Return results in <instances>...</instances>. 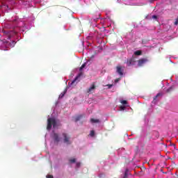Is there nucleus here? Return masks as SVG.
Returning <instances> with one entry per match:
<instances>
[{
    "mask_svg": "<svg viewBox=\"0 0 178 178\" xmlns=\"http://www.w3.org/2000/svg\"><path fill=\"white\" fill-rule=\"evenodd\" d=\"M52 126L54 129L56 127V120H55V118H48L47 129L51 130V129H52Z\"/></svg>",
    "mask_w": 178,
    "mask_h": 178,
    "instance_id": "obj_1",
    "label": "nucleus"
},
{
    "mask_svg": "<svg viewBox=\"0 0 178 178\" xmlns=\"http://www.w3.org/2000/svg\"><path fill=\"white\" fill-rule=\"evenodd\" d=\"M62 137H63V141L64 144H67V145H70L72 144V140L70 135H69L67 133H63L62 134Z\"/></svg>",
    "mask_w": 178,
    "mask_h": 178,
    "instance_id": "obj_2",
    "label": "nucleus"
},
{
    "mask_svg": "<svg viewBox=\"0 0 178 178\" xmlns=\"http://www.w3.org/2000/svg\"><path fill=\"white\" fill-rule=\"evenodd\" d=\"M52 138L54 143H56V144L60 142V136H59V134L54 133L52 136Z\"/></svg>",
    "mask_w": 178,
    "mask_h": 178,
    "instance_id": "obj_3",
    "label": "nucleus"
},
{
    "mask_svg": "<svg viewBox=\"0 0 178 178\" xmlns=\"http://www.w3.org/2000/svg\"><path fill=\"white\" fill-rule=\"evenodd\" d=\"M127 66H133V65H136V60H135L134 57L128 58L127 60Z\"/></svg>",
    "mask_w": 178,
    "mask_h": 178,
    "instance_id": "obj_4",
    "label": "nucleus"
},
{
    "mask_svg": "<svg viewBox=\"0 0 178 178\" xmlns=\"http://www.w3.org/2000/svg\"><path fill=\"white\" fill-rule=\"evenodd\" d=\"M148 62V60L147 58H140L139 60H138V66L139 67H141L145 63H147Z\"/></svg>",
    "mask_w": 178,
    "mask_h": 178,
    "instance_id": "obj_5",
    "label": "nucleus"
},
{
    "mask_svg": "<svg viewBox=\"0 0 178 178\" xmlns=\"http://www.w3.org/2000/svg\"><path fill=\"white\" fill-rule=\"evenodd\" d=\"M96 86L95 83H93L91 86L88 89L87 92L88 94H92L94 91L95 90Z\"/></svg>",
    "mask_w": 178,
    "mask_h": 178,
    "instance_id": "obj_6",
    "label": "nucleus"
},
{
    "mask_svg": "<svg viewBox=\"0 0 178 178\" xmlns=\"http://www.w3.org/2000/svg\"><path fill=\"white\" fill-rule=\"evenodd\" d=\"M116 72L117 73L120 75V76H122L123 75V68H122V67L120 66H117L116 67Z\"/></svg>",
    "mask_w": 178,
    "mask_h": 178,
    "instance_id": "obj_7",
    "label": "nucleus"
},
{
    "mask_svg": "<svg viewBox=\"0 0 178 178\" xmlns=\"http://www.w3.org/2000/svg\"><path fill=\"white\" fill-rule=\"evenodd\" d=\"M83 118H84V115H78L75 118L74 122H79V120H81Z\"/></svg>",
    "mask_w": 178,
    "mask_h": 178,
    "instance_id": "obj_8",
    "label": "nucleus"
},
{
    "mask_svg": "<svg viewBox=\"0 0 178 178\" xmlns=\"http://www.w3.org/2000/svg\"><path fill=\"white\" fill-rule=\"evenodd\" d=\"M17 22V19H15L14 20H13V22H10V24H13L11 27H10V29H15V25H16Z\"/></svg>",
    "mask_w": 178,
    "mask_h": 178,
    "instance_id": "obj_9",
    "label": "nucleus"
},
{
    "mask_svg": "<svg viewBox=\"0 0 178 178\" xmlns=\"http://www.w3.org/2000/svg\"><path fill=\"white\" fill-rule=\"evenodd\" d=\"M80 76H81V74H79L76 77H75V79L72 81L71 86H73V84H74L76 81H77V79H79V77H80Z\"/></svg>",
    "mask_w": 178,
    "mask_h": 178,
    "instance_id": "obj_10",
    "label": "nucleus"
},
{
    "mask_svg": "<svg viewBox=\"0 0 178 178\" xmlns=\"http://www.w3.org/2000/svg\"><path fill=\"white\" fill-rule=\"evenodd\" d=\"M91 123H99V120H95V119H90Z\"/></svg>",
    "mask_w": 178,
    "mask_h": 178,
    "instance_id": "obj_11",
    "label": "nucleus"
},
{
    "mask_svg": "<svg viewBox=\"0 0 178 178\" xmlns=\"http://www.w3.org/2000/svg\"><path fill=\"white\" fill-rule=\"evenodd\" d=\"M86 66H87V63H83L81 67L79 68V71L81 72V70H83V69H84V67H86Z\"/></svg>",
    "mask_w": 178,
    "mask_h": 178,
    "instance_id": "obj_12",
    "label": "nucleus"
},
{
    "mask_svg": "<svg viewBox=\"0 0 178 178\" xmlns=\"http://www.w3.org/2000/svg\"><path fill=\"white\" fill-rule=\"evenodd\" d=\"M141 54H142V51L140 50H138L134 52V55H136V56H140V55H141Z\"/></svg>",
    "mask_w": 178,
    "mask_h": 178,
    "instance_id": "obj_13",
    "label": "nucleus"
},
{
    "mask_svg": "<svg viewBox=\"0 0 178 178\" xmlns=\"http://www.w3.org/2000/svg\"><path fill=\"white\" fill-rule=\"evenodd\" d=\"M129 175V170L127 169L124 172V175L123 178H127V176Z\"/></svg>",
    "mask_w": 178,
    "mask_h": 178,
    "instance_id": "obj_14",
    "label": "nucleus"
},
{
    "mask_svg": "<svg viewBox=\"0 0 178 178\" xmlns=\"http://www.w3.org/2000/svg\"><path fill=\"white\" fill-rule=\"evenodd\" d=\"M90 136L91 137H94V136H95V131H90Z\"/></svg>",
    "mask_w": 178,
    "mask_h": 178,
    "instance_id": "obj_15",
    "label": "nucleus"
},
{
    "mask_svg": "<svg viewBox=\"0 0 178 178\" xmlns=\"http://www.w3.org/2000/svg\"><path fill=\"white\" fill-rule=\"evenodd\" d=\"M160 95H161V93H158V94L154 97L153 102H154V101H156V98H158V97H159Z\"/></svg>",
    "mask_w": 178,
    "mask_h": 178,
    "instance_id": "obj_16",
    "label": "nucleus"
},
{
    "mask_svg": "<svg viewBox=\"0 0 178 178\" xmlns=\"http://www.w3.org/2000/svg\"><path fill=\"white\" fill-rule=\"evenodd\" d=\"M65 94H66V92L60 93V95H59V98H63V97H65Z\"/></svg>",
    "mask_w": 178,
    "mask_h": 178,
    "instance_id": "obj_17",
    "label": "nucleus"
},
{
    "mask_svg": "<svg viewBox=\"0 0 178 178\" xmlns=\"http://www.w3.org/2000/svg\"><path fill=\"white\" fill-rule=\"evenodd\" d=\"M70 162L71 163H75V162H76V159H71L70 160Z\"/></svg>",
    "mask_w": 178,
    "mask_h": 178,
    "instance_id": "obj_18",
    "label": "nucleus"
},
{
    "mask_svg": "<svg viewBox=\"0 0 178 178\" xmlns=\"http://www.w3.org/2000/svg\"><path fill=\"white\" fill-rule=\"evenodd\" d=\"M121 104H122L123 105H126V104H127V101H126V100H122V101L121 102Z\"/></svg>",
    "mask_w": 178,
    "mask_h": 178,
    "instance_id": "obj_19",
    "label": "nucleus"
},
{
    "mask_svg": "<svg viewBox=\"0 0 178 178\" xmlns=\"http://www.w3.org/2000/svg\"><path fill=\"white\" fill-rule=\"evenodd\" d=\"M120 109L121 111H124V109H126V107H124V106H120Z\"/></svg>",
    "mask_w": 178,
    "mask_h": 178,
    "instance_id": "obj_20",
    "label": "nucleus"
},
{
    "mask_svg": "<svg viewBox=\"0 0 178 178\" xmlns=\"http://www.w3.org/2000/svg\"><path fill=\"white\" fill-rule=\"evenodd\" d=\"M152 19H155L156 20V19H158V16L156 15H152Z\"/></svg>",
    "mask_w": 178,
    "mask_h": 178,
    "instance_id": "obj_21",
    "label": "nucleus"
},
{
    "mask_svg": "<svg viewBox=\"0 0 178 178\" xmlns=\"http://www.w3.org/2000/svg\"><path fill=\"white\" fill-rule=\"evenodd\" d=\"M47 178H54V176H52V175H47Z\"/></svg>",
    "mask_w": 178,
    "mask_h": 178,
    "instance_id": "obj_22",
    "label": "nucleus"
},
{
    "mask_svg": "<svg viewBox=\"0 0 178 178\" xmlns=\"http://www.w3.org/2000/svg\"><path fill=\"white\" fill-rule=\"evenodd\" d=\"M112 86H113V85H111V84L108 85V88H111Z\"/></svg>",
    "mask_w": 178,
    "mask_h": 178,
    "instance_id": "obj_23",
    "label": "nucleus"
},
{
    "mask_svg": "<svg viewBox=\"0 0 178 178\" xmlns=\"http://www.w3.org/2000/svg\"><path fill=\"white\" fill-rule=\"evenodd\" d=\"M154 1H157V0H149V2L152 3Z\"/></svg>",
    "mask_w": 178,
    "mask_h": 178,
    "instance_id": "obj_24",
    "label": "nucleus"
},
{
    "mask_svg": "<svg viewBox=\"0 0 178 178\" xmlns=\"http://www.w3.org/2000/svg\"><path fill=\"white\" fill-rule=\"evenodd\" d=\"M76 166H80V163H77Z\"/></svg>",
    "mask_w": 178,
    "mask_h": 178,
    "instance_id": "obj_25",
    "label": "nucleus"
},
{
    "mask_svg": "<svg viewBox=\"0 0 178 178\" xmlns=\"http://www.w3.org/2000/svg\"><path fill=\"white\" fill-rule=\"evenodd\" d=\"M115 83H118V81H119V79H115Z\"/></svg>",
    "mask_w": 178,
    "mask_h": 178,
    "instance_id": "obj_26",
    "label": "nucleus"
}]
</instances>
